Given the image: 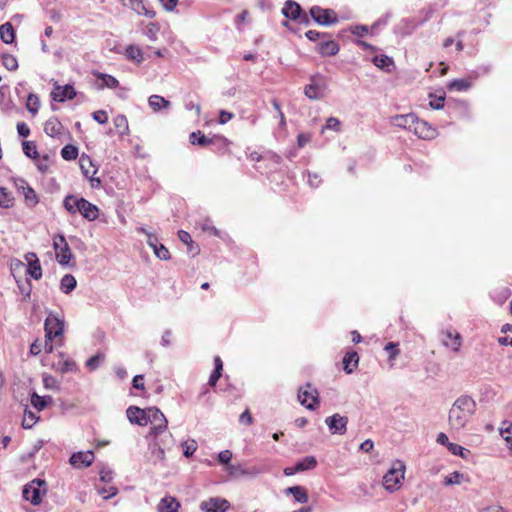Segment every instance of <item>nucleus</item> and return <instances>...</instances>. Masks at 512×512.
<instances>
[{
	"label": "nucleus",
	"mask_w": 512,
	"mask_h": 512,
	"mask_svg": "<svg viewBox=\"0 0 512 512\" xmlns=\"http://www.w3.org/2000/svg\"><path fill=\"white\" fill-rule=\"evenodd\" d=\"M298 399L307 409L314 410L319 403V394L317 389L307 384L305 388L299 389Z\"/></svg>",
	"instance_id": "6e6552de"
},
{
	"label": "nucleus",
	"mask_w": 512,
	"mask_h": 512,
	"mask_svg": "<svg viewBox=\"0 0 512 512\" xmlns=\"http://www.w3.org/2000/svg\"><path fill=\"white\" fill-rule=\"evenodd\" d=\"M128 420L139 426H146L149 423L148 409L144 410L137 406H129L126 410Z\"/></svg>",
	"instance_id": "9b49d317"
},
{
	"label": "nucleus",
	"mask_w": 512,
	"mask_h": 512,
	"mask_svg": "<svg viewBox=\"0 0 512 512\" xmlns=\"http://www.w3.org/2000/svg\"><path fill=\"white\" fill-rule=\"evenodd\" d=\"M430 98H432L429 103L431 108L435 110H440L444 107L445 95L434 97L433 94H430Z\"/></svg>",
	"instance_id": "864d4df0"
},
{
	"label": "nucleus",
	"mask_w": 512,
	"mask_h": 512,
	"mask_svg": "<svg viewBox=\"0 0 512 512\" xmlns=\"http://www.w3.org/2000/svg\"><path fill=\"white\" fill-rule=\"evenodd\" d=\"M325 423L331 434L343 435L347 431L348 418L338 413L333 414L325 419Z\"/></svg>",
	"instance_id": "1a4fd4ad"
},
{
	"label": "nucleus",
	"mask_w": 512,
	"mask_h": 512,
	"mask_svg": "<svg viewBox=\"0 0 512 512\" xmlns=\"http://www.w3.org/2000/svg\"><path fill=\"white\" fill-rule=\"evenodd\" d=\"M326 82L323 76L316 74L310 77V83L304 87V94L311 100H321L325 97Z\"/></svg>",
	"instance_id": "20e7f679"
},
{
	"label": "nucleus",
	"mask_w": 512,
	"mask_h": 512,
	"mask_svg": "<svg viewBox=\"0 0 512 512\" xmlns=\"http://www.w3.org/2000/svg\"><path fill=\"white\" fill-rule=\"evenodd\" d=\"M190 142L193 145H198L201 147H206L213 143V140L211 138L206 137L204 134H202L201 131L192 132L190 134Z\"/></svg>",
	"instance_id": "f704fd0d"
},
{
	"label": "nucleus",
	"mask_w": 512,
	"mask_h": 512,
	"mask_svg": "<svg viewBox=\"0 0 512 512\" xmlns=\"http://www.w3.org/2000/svg\"><path fill=\"white\" fill-rule=\"evenodd\" d=\"M124 6L131 8L139 15H144L148 18H154L156 13L152 9L145 6L143 0H120Z\"/></svg>",
	"instance_id": "4468645a"
},
{
	"label": "nucleus",
	"mask_w": 512,
	"mask_h": 512,
	"mask_svg": "<svg viewBox=\"0 0 512 512\" xmlns=\"http://www.w3.org/2000/svg\"><path fill=\"white\" fill-rule=\"evenodd\" d=\"M45 338L52 341L55 337L62 335L64 330V320L58 315L49 313L45 323Z\"/></svg>",
	"instance_id": "423d86ee"
},
{
	"label": "nucleus",
	"mask_w": 512,
	"mask_h": 512,
	"mask_svg": "<svg viewBox=\"0 0 512 512\" xmlns=\"http://www.w3.org/2000/svg\"><path fill=\"white\" fill-rule=\"evenodd\" d=\"M372 62L375 66L387 72H390L394 67L393 59L387 55H376L373 57Z\"/></svg>",
	"instance_id": "c85d7f7f"
},
{
	"label": "nucleus",
	"mask_w": 512,
	"mask_h": 512,
	"mask_svg": "<svg viewBox=\"0 0 512 512\" xmlns=\"http://www.w3.org/2000/svg\"><path fill=\"white\" fill-rule=\"evenodd\" d=\"M22 149L23 153L33 160H36L39 158V153L37 151V147L34 142L32 141H23L22 142Z\"/></svg>",
	"instance_id": "ea45409f"
},
{
	"label": "nucleus",
	"mask_w": 512,
	"mask_h": 512,
	"mask_svg": "<svg viewBox=\"0 0 512 512\" xmlns=\"http://www.w3.org/2000/svg\"><path fill=\"white\" fill-rule=\"evenodd\" d=\"M180 502L173 496H165L157 505V512H178Z\"/></svg>",
	"instance_id": "4be33fe9"
},
{
	"label": "nucleus",
	"mask_w": 512,
	"mask_h": 512,
	"mask_svg": "<svg viewBox=\"0 0 512 512\" xmlns=\"http://www.w3.org/2000/svg\"><path fill=\"white\" fill-rule=\"evenodd\" d=\"M93 74L96 76L97 79L102 80L103 87L114 89L119 85V81L112 75L104 74L101 72H94Z\"/></svg>",
	"instance_id": "c9c22d12"
},
{
	"label": "nucleus",
	"mask_w": 512,
	"mask_h": 512,
	"mask_svg": "<svg viewBox=\"0 0 512 512\" xmlns=\"http://www.w3.org/2000/svg\"><path fill=\"white\" fill-rule=\"evenodd\" d=\"M13 197L6 188L0 187V207L9 208L12 206Z\"/></svg>",
	"instance_id": "de8ad7c7"
},
{
	"label": "nucleus",
	"mask_w": 512,
	"mask_h": 512,
	"mask_svg": "<svg viewBox=\"0 0 512 512\" xmlns=\"http://www.w3.org/2000/svg\"><path fill=\"white\" fill-rule=\"evenodd\" d=\"M412 132L422 139H432L436 135V130L427 122L420 120L418 117Z\"/></svg>",
	"instance_id": "dca6fc26"
},
{
	"label": "nucleus",
	"mask_w": 512,
	"mask_h": 512,
	"mask_svg": "<svg viewBox=\"0 0 512 512\" xmlns=\"http://www.w3.org/2000/svg\"><path fill=\"white\" fill-rule=\"evenodd\" d=\"M91 165L90 157L83 154L80 158V167L85 177H89V169L87 167Z\"/></svg>",
	"instance_id": "4d7b16f0"
},
{
	"label": "nucleus",
	"mask_w": 512,
	"mask_h": 512,
	"mask_svg": "<svg viewBox=\"0 0 512 512\" xmlns=\"http://www.w3.org/2000/svg\"><path fill=\"white\" fill-rule=\"evenodd\" d=\"M154 254L156 257H158L160 260H168L170 259V253L168 249L163 245L159 244V246L154 250Z\"/></svg>",
	"instance_id": "6e6d98bb"
},
{
	"label": "nucleus",
	"mask_w": 512,
	"mask_h": 512,
	"mask_svg": "<svg viewBox=\"0 0 512 512\" xmlns=\"http://www.w3.org/2000/svg\"><path fill=\"white\" fill-rule=\"evenodd\" d=\"M93 119L98 122L99 124H105L108 121V115L107 112L104 110H98L95 111L92 114Z\"/></svg>",
	"instance_id": "13d9d810"
},
{
	"label": "nucleus",
	"mask_w": 512,
	"mask_h": 512,
	"mask_svg": "<svg viewBox=\"0 0 512 512\" xmlns=\"http://www.w3.org/2000/svg\"><path fill=\"white\" fill-rule=\"evenodd\" d=\"M76 90L70 84L64 86L55 85L51 92V97L56 102H65L66 100H72L76 97Z\"/></svg>",
	"instance_id": "f8f14e48"
},
{
	"label": "nucleus",
	"mask_w": 512,
	"mask_h": 512,
	"mask_svg": "<svg viewBox=\"0 0 512 512\" xmlns=\"http://www.w3.org/2000/svg\"><path fill=\"white\" fill-rule=\"evenodd\" d=\"M475 411L476 403L470 396L463 395L457 398L448 414L450 427L457 431L464 428Z\"/></svg>",
	"instance_id": "f257e3e1"
},
{
	"label": "nucleus",
	"mask_w": 512,
	"mask_h": 512,
	"mask_svg": "<svg viewBox=\"0 0 512 512\" xmlns=\"http://www.w3.org/2000/svg\"><path fill=\"white\" fill-rule=\"evenodd\" d=\"M77 285V281L72 274H65L60 282V290L65 293H71Z\"/></svg>",
	"instance_id": "2f4dec72"
},
{
	"label": "nucleus",
	"mask_w": 512,
	"mask_h": 512,
	"mask_svg": "<svg viewBox=\"0 0 512 512\" xmlns=\"http://www.w3.org/2000/svg\"><path fill=\"white\" fill-rule=\"evenodd\" d=\"M2 64L9 71H15L18 68L17 59L11 54L2 55Z\"/></svg>",
	"instance_id": "a18cd8bd"
},
{
	"label": "nucleus",
	"mask_w": 512,
	"mask_h": 512,
	"mask_svg": "<svg viewBox=\"0 0 512 512\" xmlns=\"http://www.w3.org/2000/svg\"><path fill=\"white\" fill-rule=\"evenodd\" d=\"M317 52L322 56H334L339 52V45L333 40H325L317 45Z\"/></svg>",
	"instance_id": "b1692460"
},
{
	"label": "nucleus",
	"mask_w": 512,
	"mask_h": 512,
	"mask_svg": "<svg viewBox=\"0 0 512 512\" xmlns=\"http://www.w3.org/2000/svg\"><path fill=\"white\" fill-rule=\"evenodd\" d=\"M113 479V472L108 468H102L100 470V480L105 483L111 482Z\"/></svg>",
	"instance_id": "680f3d73"
},
{
	"label": "nucleus",
	"mask_w": 512,
	"mask_h": 512,
	"mask_svg": "<svg viewBox=\"0 0 512 512\" xmlns=\"http://www.w3.org/2000/svg\"><path fill=\"white\" fill-rule=\"evenodd\" d=\"M149 422L152 427L150 429V435L157 437L167 428V419L164 414L157 407L148 408Z\"/></svg>",
	"instance_id": "0eeeda50"
},
{
	"label": "nucleus",
	"mask_w": 512,
	"mask_h": 512,
	"mask_svg": "<svg viewBox=\"0 0 512 512\" xmlns=\"http://www.w3.org/2000/svg\"><path fill=\"white\" fill-rule=\"evenodd\" d=\"M296 465L299 472L312 470L317 466V459L314 456H306L297 461Z\"/></svg>",
	"instance_id": "e433bc0d"
},
{
	"label": "nucleus",
	"mask_w": 512,
	"mask_h": 512,
	"mask_svg": "<svg viewBox=\"0 0 512 512\" xmlns=\"http://www.w3.org/2000/svg\"><path fill=\"white\" fill-rule=\"evenodd\" d=\"M149 106L154 111H159L162 108H169L171 106L170 101L166 100L164 97L159 95H152L148 99Z\"/></svg>",
	"instance_id": "473e14b6"
},
{
	"label": "nucleus",
	"mask_w": 512,
	"mask_h": 512,
	"mask_svg": "<svg viewBox=\"0 0 512 512\" xmlns=\"http://www.w3.org/2000/svg\"><path fill=\"white\" fill-rule=\"evenodd\" d=\"M40 106L39 98L36 94L30 93L27 98L26 108L27 110L35 115L38 112Z\"/></svg>",
	"instance_id": "79ce46f5"
},
{
	"label": "nucleus",
	"mask_w": 512,
	"mask_h": 512,
	"mask_svg": "<svg viewBox=\"0 0 512 512\" xmlns=\"http://www.w3.org/2000/svg\"><path fill=\"white\" fill-rule=\"evenodd\" d=\"M285 493L291 494L298 503H307L309 499L307 490L303 486L288 487Z\"/></svg>",
	"instance_id": "a878e982"
},
{
	"label": "nucleus",
	"mask_w": 512,
	"mask_h": 512,
	"mask_svg": "<svg viewBox=\"0 0 512 512\" xmlns=\"http://www.w3.org/2000/svg\"><path fill=\"white\" fill-rule=\"evenodd\" d=\"M229 507L230 503L219 497H211L200 504V509L206 512H226Z\"/></svg>",
	"instance_id": "9d476101"
},
{
	"label": "nucleus",
	"mask_w": 512,
	"mask_h": 512,
	"mask_svg": "<svg viewBox=\"0 0 512 512\" xmlns=\"http://www.w3.org/2000/svg\"><path fill=\"white\" fill-rule=\"evenodd\" d=\"M233 118V114L231 112H228L226 110H221L219 112V123L220 124H226L229 120Z\"/></svg>",
	"instance_id": "338daca9"
},
{
	"label": "nucleus",
	"mask_w": 512,
	"mask_h": 512,
	"mask_svg": "<svg viewBox=\"0 0 512 512\" xmlns=\"http://www.w3.org/2000/svg\"><path fill=\"white\" fill-rule=\"evenodd\" d=\"M104 358L105 356L103 354H96L86 361V366L90 370H95L99 367L100 363L104 361Z\"/></svg>",
	"instance_id": "8fccbe9b"
},
{
	"label": "nucleus",
	"mask_w": 512,
	"mask_h": 512,
	"mask_svg": "<svg viewBox=\"0 0 512 512\" xmlns=\"http://www.w3.org/2000/svg\"><path fill=\"white\" fill-rule=\"evenodd\" d=\"M93 460L94 453L92 451H86L73 453L69 459V462L76 468H84L90 466Z\"/></svg>",
	"instance_id": "ddd939ff"
},
{
	"label": "nucleus",
	"mask_w": 512,
	"mask_h": 512,
	"mask_svg": "<svg viewBox=\"0 0 512 512\" xmlns=\"http://www.w3.org/2000/svg\"><path fill=\"white\" fill-rule=\"evenodd\" d=\"M61 156L67 161L75 160L78 157V148L74 145L67 144L61 149Z\"/></svg>",
	"instance_id": "a19ab883"
},
{
	"label": "nucleus",
	"mask_w": 512,
	"mask_h": 512,
	"mask_svg": "<svg viewBox=\"0 0 512 512\" xmlns=\"http://www.w3.org/2000/svg\"><path fill=\"white\" fill-rule=\"evenodd\" d=\"M218 461L223 464V465H228L231 461V458H232V453L231 451L229 450H224V451H221L219 454H218Z\"/></svg>",
	"instance_id": "052dcab7"
},
{
	"label": "nucleus",
	"mask_w": 512,
	"mask_h": 512,
	"mask_svg": "<svg viewBox=\"0 0 512 512\" xmlns=\"http://www.w3.org/2000/svg\"><path fill=\"white\" fill-rule=\"evenodd\" d=\"M463 477H464V475L462 473H460L458 471H454L445 477L444 484L445 485L460 484Z\"/></svg>",
	"instance_id": "09e8293b"
},
{
	"label": "nucleus",
	"mask_w": 512,
	"mask_h": 512,
	"mask_svg": "<svg viewBox=\"0 0 512 512\" xmlns=\"http://www.w3.org/2000/svg\"><path fill=\"white\" fill-rule=\"evenodd\" d=\"M78 212L88 221H93L99 216V209L96 205L92 204L85 198L80 201Z\"/></svg>",
	"instance_id": "a211bd4d"
},
{
	"label": "nucleus",
	"mask_w": 512,
	"mask_h": 512,
	"mask_svg": "<svg viewBox=\"0 0 512 512\" xmlns=\"http://www.w3.org/2000/svg\"><path fill=\"white\" fill-rule=\"evenodd\" d=\"M76 370V364L73 361L65 360L59 367L61 373L72 372Z\"/></svg>",
	"instance_id": "bf43d9fd"
},
{
	"label": "nucleus",
	"mask_w": 512,
	"mask_h": 512,
	"mask_svg": "<svg viewBox=\"0 0 512 512\" xmlns=\"http://www.w3.org/2000/svg\"><path fill=\"white\" fill-rule=\"evenodd\" d=\"M448 450L452 454L460 456L463 459H467L470 455V450L455 443H448Z\"/></svg>",
	"instance_id": "c03bdc74"
},
{
	"label": "nucleus",
	"mask_w": 512,
	"mask_h": 512,
	"mask_svg": "<svg viewBox=\"0 0 512 512\" xmlns=\"http://www.w3.org/2000/svg\"><path fill=\"white\" fill-rule=\"evenodd\" d=\"M342 362L344 371L347 374H351L358 366L359 356L355 351L347 352L343 357Z\"/></svg>",
	"instance_id": "393cba45"
},
{
	"label": "nucleus",
	"mask_w": 512,
	"mask_h": 512,
	"mask_svg": "<svg viewBox=\"0 0 512 512\" xmlns=\"http://www.w3.org/2000/svg\"><path fill=\"white\" fill-rule=\"evenodd\" d=\"M44 132L50 137H60L64 133V126L57 117H51L44 124Z\"/></svg>",
	"instance_id": "412c9836"
},
{
	"label": "nucleus",
	"mask_w": 512,
	"mask_h": 512,
	"mask_svg": "<svg viewBox=\"0 0 512 512\" xmlns=\"http://www.w3.org/2000/svg\"><path fill=\"white\" fill-rule=\"evenodd\" d=\"M126 56L128 59L136 61L137 63H140L143 60L141 49L134 45H130L127 47Z\"/></svg>",
	"instance_id": "37998d69"
},
{
	"label": "nucleus",
	"mask_w": 512,
	"mask_h": 512,
	"mask_svg": "<svg viewBox=\"0 0 512 512\" xmlns=\"http://www.w3.org/2000/svg\"><path fill=\"white\" fill-rule=\"evenodd\" d=\"M113 123L121 136L128 134L129 126L126 116L119 114L113 119Z\"/></svg>",
	"instance_id": "4c0bfd02"
},
{
	"label": "nucleus",
	"mask_w": 512,
	"mask_h": 512,
	"mask_svg": "<svg viewBox=\"0 0 512 512\" xmlns=\"http://www.w3.org/2000/svg\"><path fill=\"white\" fill-rule=\"evenodd\" d=\"M165 458L164 450L156 442L149 443L148 450L145 453V459L148 463L156 465Z\"/></svg>",
	"instance_id": "2eb2a0df"
},
{
	"label": "nucleus",
	"mask_w": 512,
	"mask_h": 512,
	"mask_svg": "<svg viewBox=\"0 0 512 512\" xmlns=\"http://www.w3.org/2000/svg\"><path fill=\"white\" fill-rule=\"evenodd\" d=\"M22 193L25 199V203L28 207L32 208L38 204L39 198L35 190L31 186L26 185Z\"/></svg>",
	"instance_id": "72a5a7b5"
},
{
	"label": "nucleus",
	"mask_w": 512,
	"mask_h": 512,
	"mask_svg": "<svg viewBox=\"0 0 512 512\" xmlns=\"http://www.w3.org/2000/svg\"><path fill=\"white\" fill-rule=\"evenodd\" d=\"M450 91H467L471 88V82L467 79H454L447 85Z\"/></svg>",
	"instance_id": "58836bf2"
},
{
	"label": "nucleus",
	"mask_w": 512,
	"mask_h": 512,
	"mask_svg": "<svg viewBox=\"0 0 512 512\" xmlns=\"http://www.w3.org/2000/svg\"><path fill=\"white\" fill-rule=\"evenodd\" d=\"M17 132L19 134L20 137L22 138H27L30 134V129L29 127L27 126L26 123L24 122H19L17 124Z\"/></svg>",
	"instance_id": "e2e57ef3"
},
{
	"label": "nucleus",
	"mask_w": 512,
	"mask_h": 512,
	"mask_svg": "<svg viewBox=\"0 0 512 512\" xmlns=\"http://www.w3.org/2000/svg\"><path fill=\"white\" fill-rule=\"evenodd\" d=\"M302 11L301 6L293 0H287L282 8V14L291 20H297L300 18Z\"/></svg>",
	"instance_id": "5701e85b"
},
{
	"label": "nucleus",
	"mask_w": 512,
	"mask_h": 512,
	"mask_svg": "<svg viewBox=\"0 0 512 512\" xmlns=\"http://www.w3.org/2000/svg\"><path fill=\"white\" fill-rule=\"evenodd\" d=\"M214 365H215L214 370L211 373L209 380H208V384L212 387L217 384L218 380L222 376L223 362L219 356H216L214 358Z\"/></svg>",
	"instance_id": "7c9ffc66"
},
{
	"label": "nucleus",
	"mask_w": 512,
	"mask_h": 512,
	"mask_svg": "<svg viewBox=\"0 0 512 512\" xmlns=\"http://www.w3.org/2000/svg\"><path fill=\"white\" fill-rule=\"evenodd\" d=\"M46 482L45 480L36 478L23 487V497L29 501L32 505H38L41 503L42 495L46 493Z\"/></svg>",
	"instance_id": "7ed1b4c3"
},
{
	"label": "nucleus",
	"mask_w": 512,
	"mask_h": 512,
	"mask_svg": "<svg viewBox=\"0 0 512 512\" xmlns=\"http://www.w3.org/2000/svg\"><path fill=\"white\" fill-rule=\"evenodd\" d=\"M312 19L319 25L330 26L338 23V17L332 9H324L320 6H313L309 11Z\"/></svg>",
	"instance_id": "39448f33"
},
{
	"label": "nucleus",
	"mask_w": 512,
	"mask_h": 512,
	"mask_svg": "<svg viewBox=\"0 0 512 512\" xmlns=\"http://www.w3.org/2000/svg\"><path fill=\"white\" fill-rule=\"evenodd\" d=\"M52 402L53 398L51 396H40L36 392L31 394V404L38 411L44 410Z\"/></svg>",
	"instance_id": "bb28decb"
},
{
	"label": "nucleus",
	"mask_w": 512,
	"mask_h": 512,
	"mask_svg": "<svg viewBox=\"0 0 512 512\" xmlns=\"http://www.w3.org/2000/svg\"><path fill=\"white\" fill-rule=\"evenodd\" d=\"M59 241L61 244H63V246L61 247V250L57 252L56 259L60 265L68 266L70 265V261L73 258V254L63 235H59Z\"/></svg>",
	"instance_id": "6ab92c4d"
},
{
	"label": "nucleus",
	"mask_w": 512,
	"mask_h": 512,
	"mask_svg": "<svg viewBox=\"0 0 512 512\" xmlns=\"http://www.w3.org/2000/svg\"><path fill=\"white\" fill-rule=\"evenodd\" d=\"M182 446H183V455L186 458L191 457L197 449V443L195 440L186 441L182 444Z\"/></svg>",
	"instance_id": "3c124183"
},
{
	"label": "nucleus",
	"mask_w": 512,
	"mask_h": 512,
	"mask_svg": "<svg viewBox=\"0 0 512 512\" xmlns=\"http://www.w3.org/2000/svg\"><path fill=\"white\" fill-rule=\"evenodd\" d=\"M446 337L448 339H452L453 340V345H452V348L454 351H458L460 346H461V336L459 333L455 332H451V331H446L445 333Z\"/></svg>",
	"instance_id": "5fc2aeb1"
},
{
	"label": "nucleus",
	"mask_w": 512,
	"mask_h": 512,
	"mask_svg": "<svg viewBox=\"0 0 512 512\" xmlns=\"http://www.w3.org/2000/svg\"><path fill=\"white\" fill-rule=\"evenodd\" d=\"M306 37L310 40V41H316L318 40L319 38H324L327 36L326 33H320L316 30H309L306 32Z\"/></svg>",
	"instance_id": "69168bd1"
},
{
	"label": "nucleus",
	"mask_w": 512,
	"mask_h": 512,
	"mask_svg": "<svg viewBox=\"0 0 512 512\" xmlns=\"http://www.w3.org/2000/svg\"><path fill=\"white\" fill-rule=\"evenodd\" d=\"M38 420V417L35 415V413L31 411H25V418L23 420L22 426L27 428H32V426L36 423Z\"/></svg>",
	"instance_id": "603ef678"
},
{
	"label": "nucleus",
	"mask_w": 512,
	"mask_h": 512,
	"mask_svg": "<svg viewBox=\"0 0 512 512\" xmlns=\"http://www.w3.org/2000/svg\"><path fill=\"white\" fill-rule=\"evenodd\" d=\"M417 116L414 113L405 115H395L391 118L393 125L412 131L416 123Z\"/></svg>",
	"instance_id": "f3484780"
},
{
	"label": "nucleus",
	"mask_w": 512,
	"mask_h": 512,
	"mask_svg": "<svg viewBox=\"0 0 512 512\" xmlns=\"http://www.w3.org/2000/svg\"><path fill=\"white\" fill-rule=\"evenodd\" d=\"M43 385L46 389H49V390H56V391L60 390V384H59L58 380L54 376L49 375V374L43 375Z\"/></svg>",
	"instance_id": "49530a36"
},
{
	"label": "nucleus",
	"mask_w": 512,
	"mask_h": 512,
	"mask_svg": "<svg viewBox=\"0 0 512 512\" xmlns=\"http://www.w3.org/2000/svg\"><path fill=\"white\" fill-rule=\"evenodd\" d=\"M405 465L402 461L396 460L383 477V485L389 492L399 489L401 480L404 479Z\"/></svg>",
	"instance_id": "f03ea898"
},
{
	"label": "nucleus",
	"mask_w": 512,
	"mask_h": 512,
	"mask_svg": "<svg viewBox=\"0 0 512 512\" xmlns=\"http://www.w3.org/2000/svg\"><path fill=\"white\" fill-rule=\"evenodd\" d=\"M0 38L6 44H11L15 40V30L11 23L6 22L0 26Z\"/></svg>",
	"instance_id": "cd10ccee"
},
{
	"label": "nucleus",
	"mask_w": 512,
	"mask_h": 512,
	"mask_svg": "<svg viewBox=\"0 0 512 512\" xmlns=\"http://www.w3.org/2000/svg\"><path fill=\"white\" fill-rule=\"evenodd\" d=\"M82 199V197L77 198L73 195H67L63 200V206L70 214H76L78 213L80 201H82Z\"/></svg>",
	"instance_id": "c756f323"
},
{
	"label": "nucleus",
	"mask_w": 512,
	"mask_h": 512,
	"mask_svg": "<svg viewBox=\"0 0 512 512\" xmlns=\"http://www.w3.org/2000/svg\"><path fill=\"white\" fill-rule=\"evenodd\" d=\"M28 261L27 273L35 280H39L42 277V269L40 262L35 253H28L26 255Z\"/></svg>",
	"instance_id": "aec40b11"
},
{
	"label": "nucleus",
	"mask_w": 512,
	"mask_h": 512,
	"mask_svg": "<svg viewBox=\"0 0 512 512\" xmlns=\"http://www.w3.org/2000/svg\"><path fill=\"white\" fill-rule=\"evenodd\" d=\"M339 126H340V121L335 117H330V118H328V120L326 122L325 128L333 129V130L337 131L339 129Z\"/></svg>",
	"instance_id": "774afa93"
},
{
	"label": "nucleus",
	"mask_w": 512,
	"mask_h": 512,
	"mask_svg": "<svg viewBox=\"0 0 512 512\" xmlns=\"http://www.w3.org/2000/svg\"><path fill=\"white\" fill-rule=\"evenodd\" d=\"M178 237H179V240L181 242H183L184 244L193 245L192 237L188 232H186L184 230H180V231H178Z\"/></svg>",
	"instance_id": "0e129e2a"
}]
</instances>
